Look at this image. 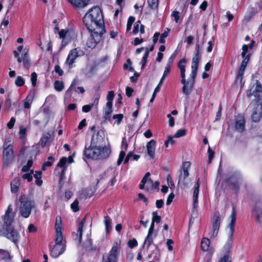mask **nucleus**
Segmentation results:
<instances>
[{
  "label": "nucleus",
  "instance_id": "f257e3e1",
  "mask_svg": "<svg viewBox=\"0 0 262 262\" xmlns=\"http://www.w3.org/2000/svg\"><path fill=\"white\" fill-rule=\"evenodd\" d=\"M104 141V134L102 132H98L93 136L90 146L88 148L85 146L84 151L85 156L88 159L94 160L107 158L111 153V149L106 146L102 147Z\"/></svg>",
  "mask_w": 262,
  "mask_h": 262
},
{
  "label": "nucleus",
  "instance_id": "f03ea898",
  "mask_svg": "<svg viewBox=\"0 0 262 262\" xmlns=\"http://www.w3.org/2000/svg\"><path fill=\"white\" fill-rule=\"evenodd\" d=\"M83 21L89 31L105 32L104 20L100 8L93 7L84 15Z\"/></svg>",
  "mask_w": 262,
  "mask_h": 262
},
{
  "label": "nucleus",
  "instance_id": "7ed1b4c3",
  "mask_svg": "<svg viewBox=\"0 0 262 262\" xmlns=\"http://www.w3.org/2000/svg\"><path fill=\"white\" fill-rule=\"evenodd\" d=\"M236 212L235 207L233 206L232 207V213L230 215L231 221L230 223L228 225L229 228V232H228V239L224 245L223 248V252L224 254V256L222 258L223 259L225 256H228L231 262L230 257L229 256V253L231 248V246L232 244V240H233V235L234 231V225L235 224L236 219Z\"/></svg>",
  "mask_w": 262,
  "mask_h": 262
},
{
  "label": "nucleus",
  "instance_id": "20e7f679",
  "mask_svg": "<svg viewBox=\"0 0 262 262\" xmlns=\"http://www.w3.org/2000/svg\"><path fill=\"white\" fill-rule=\"evenodd\" d=\"M20 203L19 213L25 218L29 216L31 210L35 208V203L33 200L28 198L26 195H21L19 199Z\"/></svg>",
  "mask_w": 262,
  "mask_h": 262
},
{
  "label": "nucleus",
  "instance_id": "39448f33",
  "mask_svg": "<svg viewBox=\"0 0 262 262\" xmlns=\"http://www.w3.org/2000/svg\"><path fill=\"white\" fill-rule=\"evenodd\" d=\"M191 163L189 162H184L181 169L180 174L178 177V185L181 188L185 189L189 187V184L191 181L188 178V170L190 167Z\"/></svg>",
  "mask_w": 262,
  "mask_h": 262
},
{
  "label": "nucleus",
  "instance_id": "423d86ee",
  "mask_svg": "<svg viewBox=\"0 0 262 262\" xmlns=\"http://www.w3.org/2000/svg\"><path fill=\"white\" fill-rule=\"evenodd\" d=\"M66 241L63 239V236H55V244L50 250V255L57 258L66 250Z\"/></svg>",
  "mask_w": 262,
  "mask_h": 262
},
{
  "label": "nucleus",
  "instance_id": "0eeeda50",
  "mask_svg": "<svg viewBox=\"0 0 262 262\" xmlns=\"http://www.w3.org/2000/svg\"><path fill=\"white\" fill-rule=\"evenodd\" d=\"M10 142H5L4 144L3 151V165L4 167H8L14 159L13 146Z\"/></svg>",
  "mask_w": 262,
  "mask_h": 262
},
{
  "label": "nucleus",
  "instance_id": "6e6552de",
  "mask_svg": "<svg viewBox=\"0 0 262 262\" xmlns=\"http://www.w3.org/2000/svg\"><path fill=\"white\" fill-rule=\"evenodd\" d=\"M196 74L190 73L189 77L186 80L185 77L181 78V83L183 85L182 87L183 93L187 96L190 94L192 91L194 83Z\"/></svg>",
  "mask_w": 262,
  "mask_h": 262
},
{
  "label": "nucleus",
  "instance_id": "1a4fd4ad",
  "mask_svg": "<svg viewBox=\"0 0 262 262\" xmlns=\"http://www.w3.org/2000/svg\"><path fill=\"white\" fill-rule=\"evenodd\" d=\"M0 235L6 236L8 239L18 246L17 244L19 242L20 235L17 230L14 229L12 227L1 230Z\"/></svg>",
  "mask_w": 262,
  "mask_h": 262
},
{
  "label": "nucleus",
  "instance_id": "9d476101",
  "mask_svg": "<svg viewBox=\"0 0 262 262\" xmlns=\"http://www.w3.org/2000/svg\"><path fill=\"white\" fill-rule=\"evenodd\" d=\"M120 241H116L114 243L109 254L106 256L105 258H103L104 262H116L120 249Z\"/></svg>",
  "mask_w": 262,
  "mask_h": 262
},
{
  "label": "nucleus",
  "instance_id": "9b49d317",
  "mask_svg": "<svg viewBox=\"0 0 262 262\" xmlns=\"http://www.w3.org/2000/svg\"><path fill=\"white\" fill-rule=\"evenodd\" d=\"M92 34L87 40L86 46L89 48H94L100 41L102 35L104 32L98 33L96 31H89Z\"/></svg>",
  "mask_w": 262,
  "mask_h": 262
},
{
  "label": "nucleus",
  "instance_id": "f8f14e48",
  "mask_svg": "<svg viewBox=\"0 0 262 262\" xmlns=\"http://www.w3.org/2000/svg\"><path fill=\"white\" fill-rule=\"evenodd\" d=\"M253 214L257 223L262 226V201H258L253 207Z\"/></svg>",
  "mask_w": 262,
  "mask_h": 262
},
{
  "label": "nucleus",
  "instance_id": "ddd939ff",
  "mask_svg": "<svg viewBox=\"0 0 262 262\" xmlns=\"http://www.w3.org/2000/svg\"><path fill=\"white\" fill-rule=\"evenodd\" d=\"M241 178L239 174H234L232 175L227 180V182L230 185L231 188L237 192L238 190L239 184H240Z\"/></svg>",
  "mask_w": 262,
  "mask_h": 262
},
{
  "label": "nucleus",
  "instance_id": "4468645a",
  "mask_svg": "<svg viewBox=\"0 0 262 262\" xmlns=\"http://www.w3.org/2000/svg\"><path fill=\"white\" fill-rule=\"evenodd\" d=\"M262 118V104H254V110L252 114V119L253 121L257 122Z\"/></svg>",
  "mask_w": 262,
  "mask_h": 262
},
{
  "label": "nucleus",
  "instance_id": "2eb2a0df",
  "mask_svg": "<svg viewBox=\"0 0 262 262\" xmlns=\"http://www.w3.org/2000/svg\"><path fill=\"white\" fill-rule=\"evenodd\" d=\"M69 3L75 8L78 9H82L86 7L90 0H68Z\"/></svg>",
  "mask_w": 262,
  "mask_h": 262
},
{
  "label": "nucleus",
  "instance_id": "dca6fc26",
  "mask_svg": "<svg viewBox=\"0 0 262 262\" xmlns=\"http://www.w3.org/2000/svg\"><path fill=\"white\" fill-rule=\"evenodd\" d=\"M156 142L154 140H151L146 144L147 153L152 159L154 158Z\"/></svg>",
  "mask_w": 262,
  "mask_h": 262
},
{
  "label": "nucleus",
  "instance_id": "f3484780",
  "mask_svg": "<svg viewBox=\"0 0 262 262\" xmlns=\"http://www.w3.org/2000/svg\"><path fill=\"white\" fill-rule=\"evenodd\" d=\"M201 58L200 55L195 54L192 58L191 62V73L197 75L199 62Z\"/></svg>",
  "mask_w": 262,
  "mask_h": 262
},
{
  "label": "nucleus",
  "instance_id": "a211bd4d",
  "mask_svg": "<svg viewBox=\"0 0 262 262\" xmlns=\"http://www.w3.org/2000/svg\"><path fill=\"white\" fill-rule=\"evenodd\" d=\"M113 105L106 104L105 106L103 108V118L105 120H110L113 112Z\"/></svg>",
  "mask_w": 262,
  "mask_h": 262
},
{
  "label": "nucleus",
  "instance_id": "6ab92c4d",
  "mask_svg": "<svg viewBox=\"0 0 262 262\" xmlns=\"http://www.w3.org/2000/svg\"><path fill=\"white\" fill-rule=\"evenodd\" d=\"M200 184V179L199 178L197 180L196 183L194 187V189L193 194V203L194 208H196V205L198 203V199L199 192V188Z\"/></svg>",
  "mask_w": 262,
  "mask_h": 262
},
{
  "label": "nucleus",
  "instance_id": "aec40b11",
  "mask_svg": "<svg viewBox=\"0 0 262 262\" xmlns=\"http://www.w3.org/2000/svg\"><path fill=\"white\" fill-rule=\"evenodd\" d=\"M160 183L158 181H155L154 182L150 179L148 180L145 185V187L147 190H150L154 189L159 190V186Z\"/></svg>",
  "mask_w": 262,
  "mask_h": 262
},
{
  "label": "nucleus",
  "instance_id": "412c9836",
  "mask_svg": "<svg viewBox=\"0 0 262 262\" xmlns=\"http://www.w3.org/2000/svg\"><path fill=\"white\" fill-rule=\"evenodd\" d=\"M84 54V53L82 50L77 48L71 50L68 57H70L75 60L77 57L83 56Z\"/></svg>",
  "mask_w": 262,
  "mask_h": 262
},
{
  "label": "nucleus",
  "instance_id": "4be33fe9",
  "mask_svg": "<svg viewBox=\"0 0 262 262\" xmlns=\"http://www.w3.org/2000/svg\"><path fill=\"white\" fill-rule=\"evenodd\" d=\"M14 219V214L9 215L5 214L4 216V225H3V229L11 227V225Z\"/></svg>",
  "mask_w": 262,
  "mask_h": 262
},
{
  "label": "nucleus",
  "instance_id": "5701e85b",
  "mask_svg": "<svg viewBox=\"0 0 262 262\" xmlns=\"http://www.w3.org/2000/svg\"><path fill=\"white\" fill-rule=\"evenodd\" d=\"M83 247L88 251H94L97 248L96 247L93 246L92 239L89 235H87L86 239L83 243Z\"/></svg>",
  "mask_w": 262,
  "mask_h": 262
},
{
  "label": "nucleus",
  "instance_id": "b1692460",
  "mask_svg": "<svg viewBox=\"0 0 262 262\" xmlns=\"http://www.w3.org/2000/svg\"><path fill=\"white\" fill-rule=\"evenodd\" d=\"M55 228L56 231L55 236H62L61 231V219L59 216L56 217Z\"/></svg>",
  "mask_w": 262,
  "mask_h": 262
},
{
  "label": "nucleus",
  "instance_id": "393cba45",
  "mask_svg": "<svg viewBox=\"0 0 262 262\" xmlns=\"http://www.w3.org/2000/svg\"><path fill=\"white\" fill-rule=\"evenodd\" d=\"M156 235H154L153 233L148 232L147 235L144 242V246L148 249L149 246L154 243V238L156 237Z\"/></svg>",
  "mask_w": 262,
  "mask_h": 262
},
{
  "label": "nucleus",
  "instance_id": "a878e982",
  "mask_svg": "<svg viewBox=\"0 0 262 262\" xmlns=\"http://www.w3.org/2000/svg\"><path fill=\"white\" fill-rule=\"evenodd\" d=\"M256 13V12L255 9L252 8L249 11L246 13L243 19V22L244 23H247L253 18Z\"/></svg>",
  "mask_w": 262,
  "mask_h": 262
},
{
  "label": "nucleus",
  "instance_id": "bb28decb",
  "mask_svg": "<svg viewBox=\"0 0 262 262\" xmlns=\"http://www.w3.org/2000/svg\"><path fill=\"white\" fill-rule=\"evenodd\" d=\"M187 60L185 58H183L180 60L178 63V68L180 70L181 77H185V63Z\"/></svg>",
  "mask_w": 262,
  "mask_h": 262
},
{
  "label": "nucleus",
  "instance_id": "cd10ccee",
  "mask_svg": "<svg viewBox=\"0 0 262 262\" xmlns=\"http://www.w3.org/2000/svg\"><path fill=\"white\" fill-rule=\"evenodd\" d=\"M20 185V180L18 178H15L11 182V191L12 193L18 191Z\"/></svg>",
  "mask_w": 262,
  "mask_h": 262
},
{
  "label": "nucleus",
  "instance_id": "c85d7f7f",
  "mask_svg": "<svg viewBox=\"0 0 262 262\" xmlns=\"http://www.w3.org/2000/svg\"><path fill=\"white\" fill-rule=\"evenodd\" d=\"M86 221V217L83 218V219L81 220L80 223L79 224L78 229L77 230V235L78 236L77 238V239L78 241V243L80 244L81 242V239H82V228L83 226V224Z\"/></svg>",
  "mask_w": 262,
  "mask_h": 262
},
{
  "label": "nucleus",
  "instance_id": "c756f323",
  "mask_svg": "<svg viewBox=\"0 0 262 262\" xmlns=\"http://www.w3.org/2000/svg\"><path fill=\"white\" fill-rule=\"evenodd\" d=\"M21 58H22L21 62H23L24 67L29 69L30 65V61L27 52L22 53Z\"/></svg>",
  "mask_w": 262,
  "mask_h": 262
},
{
  "label": "nucleus",
  "instance_id": "7c9ffc66",
  "mask_svg": "<svg viewBox=\"0 0 262 262\" xmlns=\"http://www.w3.org/2000/svg\"><path fill=\"white\" fill-rule=\"evenodd\" d=\"M235 127L239 132H243L245 129V121L243 119L237 120L235 122Z\"/></svg>",
  "mask_w": 262,
  "mask_h": 262
},
{
  "label": "nucleus",
  "instance_id": "2f4dec72",
  "mask_svg": "<svg viewBox=\"0 0 262 262\" xmlns=\"http://www.w3.org/2000/svg\"><path fill=\"white\" fill-rule=\"evenodd\" d=\"M75 84L76 82L75 80H74L72 82L69 88L67 90V91L66 92V98H68L69 97H71L72 95L73 92H76V88L75 86Z\"/></svg>",
  "mask_w": 262,
  "mask_h": 262
},
{
  "label": "nucleus",
  "instance_id": "473e14b6",
  "mask_svg": "<svg viewBox=\"0 0 262 262\" xmlns=\"http://www.w3.org/2000/svg\"><path fill=\"white\" fill-rule=\"evenodd\" d=\"M210 245V241L207 238H203L201 242V249L204 251H207L209 250Z\"/></svg>",
  "mask_w": 262,
  "mask_h": 262
},
{
  "label": "nucleus",
  "instance_id": "72a5a7b5",
  "mask_svg": "<svg viewBox=\"0 0 262 262\" xmlns=\"http://www.w3.org/2000/svg\"><path fill=\"white\" fill-rule=\"evenodd\" d=\"M10 259L11 256L8 251L0 249V259L8 260Z\"/></svg>",
  "mask_w": 262,
  "mask_h": 262
},
{
  "label": "nucleus",
  "instance_id": "f704fd0d",
  "mask_svg": "<svg viewBox=\"0 0 262 262\" xmlns=\"http://www.w3.org/2000/svg\"><path fill=\"white\" fill-rule=\"evenodd\" d=\"M50 140V135L48 133L45 134L40 139L41 145L42 146H45Z\"/></svg>",
  "mask_w": 262,
  "mask_h": 262
},
{
  "label": "nucleus",
  "instance_id": "c9c22d12",
  "mask_svg": "<svg viewBox=\"0 0 262 262\" xmlns=\"http://www.w3.org/2000/svg\"><path fill=\"white\" fill-rule=\"evenodd\" d=\"M104 224L106 233H109L112 229L111 220L108 216L104 217Z\"/></svg>",
  "mask_w": 262,
  "mask_h": 262
},
{
  "label": "nucleus",
  "instance_id": "e433bc0d",
  "mask_svg": "<svg viewBox=\"0 0 262 262\" xmlns=\"http://www.w3.org/2000/svg\"><path fill=\"white\" fill-rule=\"evenodd\" d=\"M220 215L219 213H216L213 216L212 225L220 227Z\"/></svg>",
  "mask_w": 262,
  "mask_h": 262
},
{
  "label": "nucleus",
  "instance_id": "4c0bfd02",
  "mask_svg": "<svg viewBox=\"0 0 262 262\" xmlns=\"http://www.w3.org/2000/svg\"><path fill=\"white\" fill-rule=\"evenodd\" d=\"M148 6L152 9H156L158 7L159 0H147Z\"/></svg>",
  "mask_w": 262,
  "mask_h": 262
},
{
  "label": "nucleus",
  "instance_id": "58836bf2",
  "mask_svg": "<svg viewBox=\"0 0 262 262\" xmlns=\"http://www.w3.org/2000/svg\"><path fill=\"white\" fill-rule=\"evenodd\" d=\"M54 86L55 89L58 92L62 91L64 88L63 83L60 81H56L54 82Z\"/></svg>",
  "mask_w": 262,
  "mask_h": 262
},
{
  "label": "nucleus",
  "instance_id": "ea45409f",
  "mask_svg": "<svg viewBox=\"0 0 262 262\" xmlns=\"http://www.w3.org/2000/svg\"><path fill=\"white\" fill-rule=\"evenodd\" d=\"M150 176V173L149 172H147L144 177L143 178V179L141 180V183L139 185V188L141 189H144L145 183L147 181H148V180L149 179L148 177Z\"/></svg>",
  "mask_w": 262,
  "mask_h": 262
},
{
  "label": "nucleus",
  "instance_id": "a19ab883",
  "mask_svg": "<svg viewBox=\"0 0 262 262\" xmlns=\"http://www.w3.org/2000/svg\"><path fill=\"white\" fill-rule=\"evenodd\" d=\"M169 31L170 29L166 28L165 31L161 34L159 39V42L161 43H164L165 42V38L168 36Z\"/></svg>",
  "mask_w": 262,
  "mask_h": 262
},
{
  "label": "nucleus",
  "instance_id": "79ce46f5",
  "mask_svg": "<svg viewBox=\"0 0 262 262\" xmlns=\"http://www.w3.org/2000/svg\"><path fill=\"white\" fill-rule=\"evenodd\" d=\"M220 227L212 225V229L209 233L211 237L214 238L218 234Z\"/></svg>",
  "mask_w": 262,
  "mask_h": 262
},
{
  "label": "nucleus",
  "instance_id": "37998d69",
  "mask_svg": "<svg viewBox=\"0 0 262 262\" xmlns=\"http://www.w3.org/2000/svg\"><path fill=\"white\" fill-rule=\"evenodd\" d=\"M74 62L75 60L73 58H72L70 57H67L64 64L67 66L69 69H72L75 66L74 64Z\"/></svg>",
  "mask_w": 262,
  "mask_h": 262
},
{
  "label": "nucleus",
  "instance_id": "c03bdc74",
  "mask_svg": "<svg viewBox=\"0 0 262 262\" xmlns=\"http://www.w3.org/2000/svg\"><path fill=\"white\" fill-rule=\"evenodd\" d=\"M35 95V90L33 89L31 90L28 96L25 99V100L29 101V102H32L33 101V98L34 97V96Z\"/></svg>",
  "mask_w": 262,
  "mask_h": 262
},
{
  "label": "nucleus",
  "instance_id": "a18cd8bd",
  "mask_svg": "<svg viewBox=\"0 0 262 262\" xmlns=\"http://www.w3.org/2000/svg\"><path fill=\"white\" fill-rule=\"evenodd\" d=\"M114 92L113 91H110L107 95L106 100L107 102L106 104H111L113 105L112 101L114 99Z\"/></svg>",
  "mask_w": 262,
  "mask_h": 262
},
{
  "label": "nucleus",
  "instance_id": "49530a36",
  "mask_svg": "<svg viewBox=\"0 0 262 262\" xmlns=\"http://www.w3.org/2000/svg\"><path fill=\"white\" fill-rule=\"evenodd\" d=\"M135 18L133 16H129L127 23L126 31H129L132 27L133 23L135 21Z\"/></svg>",
  "mask_w": 262,
  "mask_h": 262
},
{
  "label": "nucleus",
  "instance_id": "de8ad7c7",
  "mask_svg": "<svg viewBox=\"0 0 262 262\" xmlns=\"http://www.w3.org/2000/svg\"><path fill=\"white\" fill-rule=\"evenodd\" d=\"M15 83L17 86H21L24 84L25 81L21 76H17Z\"/></svg>",
  "mask_w": 262,
  "mask_h": 262
},
{
  "label": "nucleus",
  "instance_id": "09e8293b",
  "mask_svg": "<svg viewBox=\"0 0 262 262\" xmlns=\"http://www.w3.org/2000/svg\"><path fill=\"white\" fill-rule=\"evenodd\" d=\"M78 201L75 200L71 205V207L74 212H76L79 210L78 208Z\"/></svg>",
  "mask_w": 262,
  "mask_h": 262
},
{
  "label": "nucleus",
  "instance_id": "8fccbe9b",
  "mask_svg": "<svg viewBox=\"0 0 262 262\" xmlns=\"http://www.w3.org/2000/svg\"><path fill=\"white\" fill-rule=\"evenodd\" d=\"M33 162L32 160H28L26 165H24L22 168V171L24 172L28 171L30 168L32 166Z\"/></svg>",
  "mask_w": 262,
  "mask_h": 262
},
{
  "label": "nucleus",
  "instance_id": "3c124183",
  "mask_svg": "<svg viewBox=\"0 0 262 262\" xmlns=\"http://www.w3.org/2000/svg\"><path fill=\"white\" fill-rule=\"evenodd\" d=\"M94 106V104L92 103L89 105H84L82 107V111L84 113H88L89 112L92 108Z\"/></svg>",
  "mask_w": 262,
  "mask_h": 262
},
{
  "label": "nucleus",
  "instance_id": "603ef678",
  "mask_svg": "<svg viewBox=\"0 0 262 262\" xmlns=\"http://www.w3.org/2000/svg\"><path fill=\"white\" fill-rule=\"evenodd\" d=\"M161 217L159 215L157 214L156 212H154L152 213V221L154 223H159L161 222Z\"/></svg>",
  "mask_w": 262,
  "mask_h": 262
},
{
  "label": "nucleus",
  "instance_id": "864d4df0",
  "mask_svg": "<svg viewBox=\"0 0 262 262\" xmlns=\"http://www.w3.org/2000/svg\"><path fill=\"white\" fill-rule=\"evenodd\" d=\"M185 134H186L185 129H179L174 135L173 137L179 138V137L184 136L185 135Z\"/></svg>",
  "mask_w": 262,
  "mask_h": 262
},
{
  "label": "nucleus",
  "instance_id": "5fc2aeb1",
  "mask_svg": "<svg viewBox=\"0 0 262 262\" xmlns=\"http://www.w3.org/2000/svg\"><path fill=\"white\" fill-rule=\"evenodd\" d=\"M148 57V51H145L143 57H142V60H141V63H142V68H143L144 67V66H145L146 62H147V58Z\"/></svg>",
  "mask_w": 262,
  "mask_h": 262
},
{
  "label": "nucleus",
  "instance_id": "6e6d98bb",
  "mask_svg": "<svg viewBox=\"0 0 262 262\" xmlns=\"http://www.w3.org/2000/svg\"><path fill=\"white\" fill-rule=\"evenodd\" d=\"M125 156V151L121 150L120 152L119 158L117 161V165H119L123 160Z\"/></svg>",
  "mask_w": 262,
  "mask_h": 262
},
{
  "label": "nucleus",
  "instance_id": "4d7b16f0",
  "mask_svg": "<svg viewBox=\"0 0 262 262\" xmlns=\"http://www.w3.org/2000/svg\"><path fill=\"white\" fill-rule=\"evenodd\" d=\"M123 118V115L122 114H116V115H114L113 117V118L115 120H117V124H119L121 121V120H122Z\"/></svg>",
  "mask_w": 262,
  "mask_h": 262
},
{
  "label": "nucleus",
  "instance_id": "13d9d810",
  "mask_svg": "<svg viewBox=\"0 0 262 262\" xmlns=\"http://www.w3.org/2000/svg\"><path fill=\"white\" fill-rule=\"evenodd\" d=\"M67 162V159L66 157H62L58 162L57 166L62 167L63 168L65 167V165Z\"/></svg>",
  "mask_w": 262,
  "mask_h": 262
},
{
  "label": "nucleus",
  "instance_id": "bf43d9fd",
  "mask_svg": "<svg viewBox=\"0 0 262 262\" xmlns=\"http://www.w3.org/2000/svg\"><path fill=\"white\" fill-rule=\"evenodd\" d=\"M176 57V55L174 54H172L170 57L168 58V61L166 63L167 66L171 67L173 64L174 59Z\"/></svg>",
  "mask_w": 262,
  "mask_h": 262
},
{
  "label": "nucleus",
  "instance_id": "052dcab7",
  "mask_svg": "<svg viewBox=\"0 0 262 262\" xmlns=\"http://www.w3.org/2000/svg\"><path fill=\"white\" fill-rule=\"evenodd\" d=\"M31 81L32 85L33 86H35L37 81V74L35 72H33L31 74Z\"/></svg>",
  "mask_w": 262,
  "mask_h": 262
},
{
  "label": "nucleus",
  "instance_id": "680f3d73",
  "mask_svg": "<svg viewBox=\"0 0 262 262\" xmlns=\"http://www.w3.org/2000/svg\"><path fill=\"white\" fill-rule=\"evenodd\" d=\"M254 91L256 93L262 92L261 85L260 84L259 82H258V81H257L256 82Z\"/></svg>",
  "mask_w": 262,
  "mask_h": 262
},
{
  "label": "nucleus",
  "instance_id": "e2e57ef3",
  "mask_svg": "<svg viewBox=\"0 0 262 262\" xmlns=\"http://www.w3.org/2000/svg\"><path fill=\"white\" fill-rule=\"evenodd\" d=\"M54 71L61 76L63 74V71L58 65H56L54 67Z\"/></svg>",
  "mask_w": 262,
  "mask_h": 262
},
{
  "label": "nucleus",
  "instance_id": "0e129e2a",
  "mask_svg": "<svg viewBox=\"0 0 262 262\" xmlns=\"http://www.w3.org/2000/svg\"><path fill=\"white\" fill-rule=\"evenodd\" d=\"M248 46L246 45H244L242 47V53L241 54L242 57L243 58H245L247 56L246 54L248 52Z\"/></svg>",
  "mask_w": 262,
  "mask_h": 262
},
{
  "label": "nucleus",
  "instance_id": "69168bd1",
  "mask_svg": "<svg viewBox=\"0 0 262 262\" xmlns=\"http://www.w3.org/2000/svg\"><path fill=\"white\" fill-rule=\"evenodd\" d=\"M171 16L174 18L175 21L177 23L180 18V12L177 11H173L171 14Z\"/></svg>",
  "mask_w": 262,
  "mask_h": 262
},
{
  "label": "nucleus",
  "instance_id": "338daca9",
  "mask_svg": "<svg viewBox=\"0 0 262 262\" xmlns=\"http://www.w3.org/2000/svg\"><path fill=\"white\" fill-rule=\"evenodd\" d=\"M15 122V119L14 117H12L10 121L7 123V127L9 129H11L13 127Z\"/></svg>",
  "mask_w": 262,
  "mask_h": 262
},
{
  "label": "nucleus",
  "instance_id": "774afa93",
  "mask_svg": "<svg viewBox=\"0 0 262 262\" xmlns=\"http://www.w3.org/2000/svg\"><path fill=\"white\" fill-rule=\"evenodd\" d=\"M137 244H138L137 241L135 239L130 240L128 242V245L129 247H130V248H133L136 247V246H137Z\"/></svg>",
  "mask_w": 262,
  "mask_h": 262
}]
</instances>
